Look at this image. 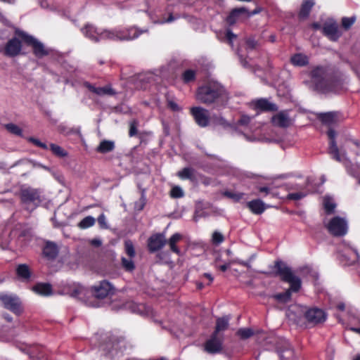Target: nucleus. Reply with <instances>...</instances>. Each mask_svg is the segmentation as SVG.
<instances>
[{
	"mask_svg": "<svg viewBox=\"0 0 360 360\" xmlns=\"http://www.w3.org/2000/svg\"><path fill=\"white\" fill-rule=\"evenodd\" d=\"M311 77L315 89L322 93H339L343 89V76L326 68H315L311 72Z\"/></svg>",
	"mask_w": 360,
	"mask_h": 360,
	"instance_id": "f257e3e1",
	"label": "nucleus"
},
{
	"mask_svg": "<svg viewBox=\"0 0 360 360\" xmlns=\"http://www.w3.org/2000/svg\"><path fill=\"white\" fill-rule=\"evenodd\" d=\"M229 95L225 88L219 82L211 81L200 86L198 89L196 98L200 102L207 105H213L214 108H221L227 105Z\"/></svg>",
	"mask_w": 360,
	"mask_h": 360,
	"instance_id": "f03ea898",
	"label": "nucleus"
},
{
	"mask_svg": "<svg viewBox=\"0 0 360 360\" xmlns=\"http://www.w3.org/2000/svg\"><path fill=\"white\" fill-rule=\"evenodd\" d=\"M275 267L281 279L290 285V288L285 292L274 295V299L277 301L285 303L290 300L291 292H296L300 290L302 284L301 280L294 274L290 267L282 262H276Z\"/></svg>",
	"mask_w": 360,
	"mask_h": 360,
	"instance_id": "7ed1b4c3",
	"label": "nucleus"
},
{
	"mask_svg": "<svg viewBox=\"0 0 360 360\" xmlns=\"http://www.w3.org/2000/svg\"><path fill=\"white\" fill-rule=\"evenodd\" d=\"M286 315L290 320L295 323H299L303 315L309 322L315 324L322 323L326 319V313L322 309L312 308L304 311L303 307L298 305L290 307L288 309Z\"/></svg>",
	"mask_w": 360,
	"mask_h": 360,
	"instance_id": "20e7f679",
	"label": "nucleus"
},
{
	"mask_svg": "<svg viewBox=\"0 0 360 360\" xmlns=\"http://www.w3.org/2000/svg\"><path fill=\"white\" fill-rule=\"evenodd\" d=\"M329 138L328 153L332 158L341 162L345 167L347 173L352 176H355L360 171V163L353 165L347 156L345 152L340 153L335 141L336 133L333 129H329L328 131Z\"/></svg>",
	"mask_w": 360,
	"mask_h": 360,
	"instance_id": "39448f33",
	"label": "nucleus"
},
{
	"mask_svg": "<svg viewBox=\"0 0 360 360\" xmlns=\"http://www.w3.org/2000/svg\"><path fill=\"white\" fill-rule=\"evenodd\" d=\"M20 198L25 207L30 211L34 210L41 202L40 191L29 186L20 188Z\"/></svg>",
	"mask_w": 360,
	"mask_h": 360,
	"instance_id": "423d86ee",
	"label": "nucleus"
},
{
	"mask_svg": "<svg viewBox=\"0 0 360 360\" xmlns=\"http://www.w3.org/2000/svg\"><path fill=\"white\" fill-rule=\"evenodd\" d=\"M82 34L89 39L94 42H98L103 40L111 39L114 38L116 34L109 30H102L95 27L91 24H86L81 30Z\"/></svg>",
	"mask_w": 360,
	"mask_h": 360,
	"instance_id": "0eeeda50",
	"label": "nucleus"
},
{
	"mask_svg": "<svg viewBox=\"0 0 360 360\" xmlns=\"http://www.w3.org/2000/svg\"><path fill=\"white\" fill-rule=\"evenodd\" d=\"M16 34L21 37L25 43L32 46L34 53L37 57L41 58L49 54V51L46 49L44 44L34 37L22 31H16Z\"/></svg>",
	"mask_w": 360,
	"mask_h": 360,
	"instance_id": "6e6552de",
	"label": "nucleus"
},
{
	"mask_svg": "<svg viewBox=\"0 0 360 360\" xmlns=\"http://www.w3.org/2000/svg\"><path fill=\"white\" fill-rule=\"evenodd\" d=\"M327 229L335 236H344L347 232V221L344 218L335 217L328 223Z\"/></svg>",
	"mask_w": 360,
	"mask_h": 360,
	"instance_id": "1a4fd4ad",
	"label": "nucleus"
},
{
	"mask_svg": "<svg viewBox=\"0 0 360 360\" xmlns=\"http://www.w3.org/2000/svg\"><path fill=\"white\" fill-rule=\"evenodd\" d=\"M113 34H116L114 38L110 40H132L137 38L140 34L146 32L147 30H139L136 27H132L126 30L115 29L111 30Z\"/></svg>",
	"mask_w": 360,
	"mask_h": 360,
	"instance_id": "9d476101",
	"label": "nucleus"
},
{
	"mask_svg": "<svg viewBox=\"0 0 360 360\" xmlns=\"http://www.w3.org/2000/svg\"><path fill=\"white\" fill-rule=\"evenodd\" d=\"M0 302L3 306L15 314H20L21 309V302L15 295L0 293Z\"/></svg>",
	"mask_w": 360,
	"mask_h": 360,
	"instance_id": "9b49d317",
	"label": "nucleus"
},
{
	"mask_svg": "<svg viewBox=\"0 0 360 360\" xmlns=\"http://www.w3.org/2000/svg\"><path fill=\"white\" fill-rule=\"evenodd\" d=\"M191 112L194 117L195 122L201 127L208 126L210 123V115L207 110L202 107H193Z\"/></svg>",
	"mask_w": 360,
	"mask_h": 360,
	"instance_id": "f8f14e48",
	"label": "nucleus"
},
{
	"mask_svg": "<svg viewBox=\"0 0 360 360\" xmlns=\"http://www.w3.org/2000/svg\"><path fill=\"white\" fill-rule=\"evenodd\" d=\"M92 292L96 297L103 299L113 293V287L108 281H102L92 287Z\"/></svg>",
	"mask_w": 360,
	"mask_h": 360,
	"instance_id": "ddd939ff",
	"label": "nucleus"
},
{
	"mask_svg": "<svg viewBox=\"0 0 360 360\" xmlns=\"http://www.w3.org/2000/svg\"><path fill=\"white\" fill-rule=\"evenodd\" d=\"M165 236L162 233H158L151 236L148 238V247L151 252H156L162 248L166 244Z\"/></svg>",
	"mask_w": 360,
	"mask_h": 360,
	"instance_id": "4468645a",
	"label": "nucleus"
},
{
	"mask_svg": "<svg viewBox=\"0 0 360 360\" xmlns=\"http://www.w3.org/2000/svg\"><path fill=\"white\" fill-rule=\"evenodd\" d=\"M22 44L20 41L15 37L7 42L4 49V51L6 56L14 57L20 54Z\"/></svg>",
	"mask_w": 360,
	"mask_h": 360,
	"instance_id": "2eb2a0df",
	"label": "nucleus"
},
{
	"mask_svg": "<svg viewBox=\"0 0 360 360\" xmlns=\"http://www.w3.org/2000/svg\"><path fill=\"white\" fill-rule=\"evenodd\" d=\"M222 339L213 333L211 338L207 340L205 345V349L208 353H217L221 350Z\"/></svg>",
	"mask_w": 360,
	"mask_h": 360,
	"instance_id": "dca6fc26",
	"label": "nucleus"
},
{
	"mask_svg": "<svg viewBox=\"0 0 360 360\" xmlns=\"http://www.w3.org/2000/svg\"><path fill=\"white\" fill-rule=\"evenodd\" d=\"M271 121L274 125L279 127H288L291 124V119L289 116L288 112L283 110L274 115Z\"/></svg>",
	"mask_w": 360,
	"mask_h": 360,
	"instance_id": "f3484780",
	"label": "nucleus"
},
{
	"mask_svg": "<svg viewBox=\"0 0 360 360\" xmlns=\"http://www.w3.org/2000/svg\"><path fill=\"white\" fill-rule=\"evenodd\" d=\"M323 32L330 39L336 41L341 36V32L338 30V24L335 22L326 23L323 27Z\"/></svg>",
	"mask_w": 360,
	"mask_h": 360,
	"instance_id": "a211bd4d",
	"label": "nucleus"
},
{
	"mask_svg": "<svg viewBox=\"0 0 360 360\" xmlns=\"http://www.w3.org/2000/svg\"><path fill=\"white\" fill-rule=\"evenodd\" d=\"M342 245L343 248L341 250V256L345 258L349 264H352L359 259V254L355 248L346 244Z\"/></svg>",
	"mask_w": 360,
	"mask_h": 360,
	"instance_id": "6ab92c4d",
	"label": "nucleus"
},
{
	"mask_svg": "<svg viewBox=\"0 0 360 360\" xmlns=\"http://www.w3.org/2000/svg\"><path fill=\"white\" fill-rule=\"evenodd\" d=\"M319 118L323 123L328 125H332L340 121V114L337 112H328L321 113L319 115Z\"/></svg>",
	"mask_w": 360,
	"mask_h": 360,
	"instance_id": "aec40b11",
	"label": "nucleus"
},
{
	"mask_svg": "<svg viewBox=\"0 0 360 360\" xmlns=\"http://www.w3.org/2000/svg\"><path fill=\"white\" fill-rule=\"evenodd\" d=\"M247 207L255 214H261L266 210L265 204L259 199L251 200L247 202Z\"/></svg>",
	"mask_w": 360,
	"mask_h": 360,
	"instance_id": "412c9836",
	"label": "nucleus"
},
{
	"mask_svg": "<svg viewBox=\"0 0 360 360\" xmlns=\"http://www.w3.org/2000/svg\"><path fill=\"white\" fill-rule=\"evenodd\" d=\"M44 255L49 259H53L58 254V248L56 243L47 242L43 250Z\"/></svg>",
	"mask_w": 360,
	"mask_h": 360,
	"instance_id": "4be33fe9",
	"label": "nucleus"
},
{
	"mask_svg": "<svg viewBox=\"0 0 360 360\" xmlns=\"http://www.w3.org/2000/svg\"><path fill=\"white\" fill-rule=\"evenodd\" d=\"M247 9L244 7L233 9L227 17L226 21L229 25H233L242 19V15H245Z\"/></svg>",
	"mask_w": 360,
	"mask_h": 360,
	"instance_id": "5701e85b",
	"label": "nucleus"
},
{
	"mask_svg": "<svg viewBox=\"0 0 360 360\" xmlns=\"http://www.w3.org/2000/svg\"><path fill=\"white\" fill-rule=\"evenodd\" d=\"M256 108L265 111H275L277 110L276 104L269 102L266 99L261 98L254 101Z\"/></svg>",
	"mask_w": 360,
	"mask_h": 360,
	"instance_id": "b1692460",
	"label": "nucleus"
},
{
	"mask_svg": "<svg viewBox=\"0 0 360 360\" xmlns=\"http://www.w3.org/2000/svg\"><path fill=\"white\" fill-rule=\"evenodd\" d=\"M290 62L295 66L303 67L309 63V58L305 54L299 53L291 56Z\"/></svg>",
	"mask_w": 360,
	"mask_h": 360,
	"instance_id": "393cba45",
	"label": "nucleus"
},
{
	"mask_svg": "<svg viewBox=\"0 0 360 360\" xmlns=\"http://www.w3.org/2000/svg\"><path fill=\"white\" fill-rule=\"evenodd\" d=\"M34 292L43 296H49L52 293L51 285L48 283H38L32 288Z\"/></svg>",
	"mask_w": 360,
	"mask_h": 360,
	"instance_id": "a878e982",
	"label": "nucleus"
},
{
	"mask_svg": "<svg viewBox=\"0 0 360 360\" xmlns=\"http://www.w3.org/2000/svg\"><path fill=\"white\" fill-rule=\"evenodd\" d=\"M314 5V0H305L302 4L299 17L302 19L307 18Z\"/></svg>",
	"mask_w": 360,
	"mask_h": 360,
	"instance_id": "bb28decb",
	"label": "nucleus"
},
{
	"mask_svg": "<svg viewBox=\"0 0 360 360\" xmlns=\"http://www.w3.org/2000/svg\"><path fill=\"white\" fill-rule=\"evenodd\" d=\"M229 322V318L228 316H224L221 318H219L216 322L215 330L213 333H216L218 335V333L224 331L228 328Z\"/></svg>",
	"mask_w": 360,
	"mask_h": 360,
	"instance_id": "cd10ccee",
	"label": "nucleus"
},
{
	"mask_svg": "<svg viewBox=\"0 0 360 360\" xmlns=\"http://www.w3.org/2000/svg\"><path fill=\"white\" fill-rule=\"evenodd\" d=\"M115 148V143L112 141L103 140L97 147L96 150L101 153H107Z\"/></svg>",
	"mask_w": 360,
	"mask_h": 360,
	"instance_id": "c85d7f7f",
	"label": "nucleus"
},
{
	"mask_svg": "<svg viewBox=\"0 0 360 360\" xmlns=\"http://www.w3.org/2000/svg\"><path fill=\"white\" fill-rule=\"evenodd\" d=\"M251 122V117L247 115H242L240 119L238 120L236 127V131L240 132L239 128L244 127L245 131H252V127L250 124Z\"/></svg>",
	"mask_w": 360,
	"mask_h": 360,
	"instance_id": "c756f323",
	"label": "nucleus"
},
{
	"mask_svg": "<svg viewBox=\"0 0 360 360\" xmlns=\"http://www.w3.org/2000/svg\"><path fill=\"white\" fill-rule=\"evenodd\" d=\"M181 235L176 233L173 234L168 240V244L171 250L177 255L180 254V250L177 248L176 244L181 239Z\"/></svg>",
	"mask_w": 360,
	"mask_h": 360,
	"instance_id": "7c9ffc66",
	"label": "nucleus"
},
{
	"mask_svg": "<svg viewBox=\"0 0 360 360\" xmlns=\"http://www.w3.org/2000/svg\"><path fill=\"white\" fill-rule=\"evenodd\" d=\"M16 272L18 276L22 279L27 280L30 277V271L28 266L26 264L18 265Z\"/></svg>",
	"mask_w": 360,
	"mask_h": 360,
	"instance_id": "2f4dec72",
	"label": "nucleus"
},
{
	"mask_svg": "<svg viewBox=\"0 0 360 360\" xmlns=\"http://www.w3.org/2000/svg\"><path fill=\"white\" fill-rule=\"evenodd\" d=\"M323 207L327 214H331L334 211L336 205L332 198L325 196L323 198Z\"/></svg>",
	"mask_w": 360,
	"mask_h": 360,
	"instance_id": "473e14b6",
	"label": "nucleus"
},
{
	"mask_svg": "<svg viewBox=\"0 0 360 360\" xmlns=\"http://www.w3.org/2000/svg\"><path fill=\"white\" fill-rule=\"evenodd\" d=\"M194 169L191 167H185L179 171L178 176L181 179H192L193 178Z\"/></svg>",
	"mask_w": 360,
	"mask_h": 360,
	"instance_id": "72a5a7b5",
	"label": "nucleus"
},
{
	"mask_svg": "<svg viewBox=\"0 0 360 360\" xmlns=\"http://www.w3.org/2000/svg\"><path fill=\"white\" fill-rule=\"evenodd\" d=\"M96 219L91 216H87L84 217L78 224L81 229H87L94 225Z\"/></svg>",
	"mask_w": 360,
	"mask_h": 360,
	"instance_id": "f704fd0d",
	"label": "nucleus"
},
{
	"mask_svg": "<svg viewBox=\"0 0 360 360\" xmlns=\"http://www.w3.org/2000/svg\"><path fill=\"white\" fill-rule=\"evenodd\" d=\"M124 250L126 254L131 258H134L136 255L135 249L133 243L129 240H125L124 242Z\"/></svg>",
	"mask_w": 360,
	"mask_h": 360,
	"instance_id": "c9c22d12",
	"label": "nucleus"
},
{
	"mask_svg": "<svg viewBox=\"0 0 360 360\" xmlns=\"http://www.w3.org/2000/svg\"><path fill=\"white\" fill-rule=\"evenodd\" d=\"M50 149L53 154L60 158L65 157L68 155L67 152L63 148L53 143L50 145Z\"/></svg>",
	"mask_w": 360,
	"mask_h": 360,
	"instance_id": "e433bc0d",
	"label": "nucleus"
},
{
	"mask_svg": "<svg viewBox=\"0 0 360 360\" xmlns=\"http://www.w3.org/2000/svg\"><path fill=\"white\" fill-rule=\"evenodd\" d=\"M86 289L84 287L80 285H75L71 290V295L76 297L81 298L82 295H84Z\"/></svg>",
	"mask_w": 360,
	"mask_h": 360,
	"instance_id": "4c0bfd02",
	"label": "nucleus"
},
{
	"mask_svg": "<svg viewBox=\"0 0 360 360\" xmlns=\"http://www.w3.org/2000/svg\"><path fill=\"white\" fill-rule=\"evenodd\" d=\"M254 333L253 330L251 328H240L237 331V335L241 338V339H248L252 335H253Z\"/></svg>",
	"mask_w": 360,
	"mask_h": 360,
	"instance_id": "58836bf2",
	"label": "nucleus"
},
{
	"mask_svg": "<svg viewBox=\"0 0 360 360\" xmlns=\"http://www.w3.org/2000/svg\"><path fill=\"white\" fill-rule=\"evenodd\" d=\"M122 265L123 268L128 271H132L134 268L135 265L132 260V258L129 257V259H127L125 257L122 258Z\"/></svg>",
	"mask_w": 360,
	"mask_h": 360,
	"instance_id": "ea45409f",
	"label": "nucleus"
},
{
	"mask_svg": "<svg viewBox=\"0 0 360 360\" xmlns=\"http://www.w3.org/2000/svg\"><path fill=\"white\" fill-rule=\"evenodd\" d=\"M115 93V92L111 87L105 86L103 87H98L96 94L102 96L105 95H113Z\"/></svg>",
	"mask_w": 360,
	"mask_h": 360,
	"instance_id": "a19ab883",
	"label": "nucleus"
},
{
	"mask_svg": "<svg viewBox=\"0 0 360 360\" xmlns=\"http://www.w3.org/2000/svg\"><path fill=\"white\" fill-rule=\"evenodd\" d=\"M182 78L186 83L193 81L195 78V72L193 70H187L183 73Z\"/></svg>",
	"mask_w": 360,
	"mask_h": 360,
	"instance_id": "79ce46f5",
	"label": "nucleus"
},
{
	"mask_svg": "<svg viewBox=\"0 0 360 360\" xmlns=\"http://www.w3.org/2000/svg\"><path fill=\"white\" fill-rule=\"evenodd\" d=\"M6 129L8 131H10L11 133H12L13 134H15L18 136H22V129L15 124H13V123L7 124L6 125Z\"/></svg>",
	"mask_w": 360,
	"mask_h": 360,
	"instance_id": "37998d69",
	"label": "nucleus"
},
{
	"mask_svg": "<svg viewBox=\"0 0 360 360\" xmlns=\"http://www.w3.org/2000/svg\"><path fill=\"white\" fill-rule=\"evenodd\" d=\"M224 195L232 200H233L235 202H238L240 200H241L244 195V193H235L232 191H226L224 193Z\"/></svg>",
	"mask_w": 360,
	"mask_h": 360,
	"instance_id": "c03bdc74",
	"label": "nucleus"
},
{
	"mask_svg": "<svg viewBox=\"0 0 360 360\" xmlns=\"http://www.w3.org/2000/svg\"><path fill=\"white\" fill-rule=\"evenodd\" d=\"M184 191L180 186H174L170 191V195L174 198H181L184 196Z\"/></svg>",
	"mask_w": 360,
	"mask_h": 360,
	"instance_id": "a18cd8bd",
	"label": "nucleus"
},
{
	"mask_svg": "<svg viewBox=\"0 0 360 360\" xmlns=\"http://www.w3.org/2000/svg\"><path fill=\"white\" fill-rule=\"evenodd\" d=\"M224 240V236L218 231H214L212 233V241L215 245H219Z\"/></svg>",
	"mask_w": 360,
	"mask_h": 360,
	"instance_id": "49530a36",
	"label": "nucleus"
},
{
	"mask_svg": "<svg viewBox=\"0 0 360 360\" xmlns=\"http://www.w3.org/2000/svg\"><path fill=\"white\" fill-rule=\"evenodd\" d=\"M355 22V17L343 18L342 20V24L343 27L346 30L349 29Z\"/></svg>",
	"mask_w": 360,
	"mask_h": 360,
	"instance_id": "de8ad7c7",
	"label": "nucleus"
},
{
	"mask_svg": "<svg viewBox=\"0 0 360 360\" xmlns=\"http://www.w3.org/2000/svg\"><path fill=\"white\" fill-rule=\"evenodd\" d=\"M213 122L214 124L222 126L223 127L229 126L228 122L221 116L213 117Z\"/></svg>",
	"mask_w": 360,
	"mask_h": 360,
	"instance_id": "09e8293b",
	"label": "nucleus"
},
{
	"mask_svg": "<svg viewBox=\"0 0 360 360\" xmlns=\"http://www.w3.org/2000/svg\"><path fill=\"white\" fill-rule=\"evenodd\" d=\"M306 195H307L306 193L296 192V193H289L288 195V198L290 200H300V199L303 198Z\"/></svg>",
	"mask_w": 360,
	"mask_h": 360,
	"instance_id": "8fccbe9b",
	"label": "nucleus"
},
{
	"mask_svg": "<svg viewBox=\"0 0 360 360\" xmlns=\"http://www.w3.org/2000/svg\"><path fill=\"white\" fill-rule=\"evenodd\" d=\"M220 259L219 257H217L214 261V265L216 267L219 268L222 271H226L227 269L231 266V262H224L223 264L219 265V262Z\"/></svg>",
	"mask_w": 360,
	"mask_h": 360,
	"instance_id": "3c124183",
	"label": "nucleus"
},
{
	"mask_svg": "<svg viewBox=\"0 0 360 360\" xmlns=\"http://www.w3.org/2000/svg\"><path fill=\"white\" fill-rule=\"evenodd\" d=\"M98 223L101 229H108V225L107 223L106 217L104 214H101L98 217Z\"/></svg>",
	"mask_w": 360,
	"mask_h": 360,
	"instance_id": "603ef678",
	"label": "nucleus"
},
{
	"mask_svg": "<svg viewBox=\"0 0 360 360\" xmlns=\"http://www.w3.org/2000/svg\"><path fill=\"white\" fill-rule=\"evenodd\" d=\"M29 141L34 143L35 146L40 147L43 149H48V146L46 143L41 142L39 139L30 137L29 138Z\"/></svg>",
	"mask_w": 360,
	"mask_h": 360,
	"instance_id": "864d4df0",
	"label": "nucleus"
},
{
	"mask_svg": "<svg viewBox=\"0 0 360 360\" xmlns=\"http://www.w3.org/2000/svg\"><path fill=\"white\" fill-rule=\"evenodd\" d=\"M257 46V41L253 39H248L246 41V49L248 50H252Z\"/></svg>",
	"mask_w": 360,
	"mask_h": 360,
	"instance_id": "5fc2aeb1",
	"label": "nucleus"
},
{
	"mask_svg": "<svg viewBox=\"0 0 360 360\" xmlns=\"http://www.w3.org/2000/svg\"><path fill=\"white\" fill-rule=\"evenodd\" d=\"M145 306L142 304H134L133 311L140 314H144Z\"/></svg>",
	"mask_w": 360,
	"mask_h": 360,
	"instance_id": "6e6d98bb",
	"label": "nucleus"
},
{
	"mask_svg": "<svg viewBox=\"0 0 360 360\" xmlns=\"http://www.w3.org/2000/svg\"><path fill=\"white\" fill-rule=\"evenodd\" d=\"M168 106L173 111L179 112L181 110V108L179 106V105L173 101H168Z\"/></svg>",
	"mask_w": 360,
	"mask_h": 360,
	"instance_id": "4d7b16f0",
	"label": "nucleus"
},
{
	"mask_svg": "<svg viewBox=\"0 0 360 360\" xmlns=\"http://www.w3.org/2000/svg\"><path fill=\"white\" fill-rule=\"evenodd\" d=\"M226 37L230 44H232L233 40L236 38V35L234 34L230 30H228L226 33Z\"/></svg>",
	"mask_w": 360,
	"mask_h": 360,
	"instance_id": "13d9d810",
	"label": "nucleus"
},
{
	"mask_svg": "<svg viewBox=\"0 0 360 360\" xmlns=\"http://www.w3.org/2000/svg\"><path fill=\"white\" fill-rule=\"evenodd\" d=\"M136 134H137V129H136V127L135 126V124L134 123H131L130 124V129H129V134L130 136H134Z\"/></svg>",
	"mask_w": 360,
	"mask_h": 360,
	"instance_id": "bf43d9fd",
	"label": "nucleus"
},
{
	"mask_svg": "<svg viewBox=\"0 0 360 360\" xmlns=\"http://www.w3.org/2000/svg\"><path fill=\"white\" fill-rule=\"evenodd\" d=\"M84 86L89 90L91 91V92L94 93L95 94H96V91H97V88L98 87H95L94 86H93L92 84H91L89 82H86L84 84Z\"/></svg>",
	"mask_w": 360,
	"mask_h": 360,
	"instance_id": "052dcab7",
	"label": "nucleus"
},
{
	"mask_svg": "<svg viewBox=\"0 0 360 360\" xmlns=\"http://www.w3.org/2000/svg\"><path fill=\"white\" fill-rule=\"evenodd\" d=\"M258 190L261 193H264L265 195H268L270 193V189L266 186L259 187Z\"/></svg>",
	"mask_w": 360,
	"mask_h": 360,
	"instance_id": "680f3d73",
	"label": "nucleus"
},
{
	"mask_svg": "<svg viewBox=\"0 0 360 360\" xmlns=\"http://www.w3.org/2000/svg\"><path fill=\"white\" fill-rule=\"evenodd\" d=\"M260 11H261V9H260V8H256L255 10H254V11H252V12H249V11L247 10V12L245 13V16H246V17H250V16H251V15H255V14L259 13Z\"/></svg>",
	"mask_w": 360,
	"mask_h": 360,
	"instance_id": "e2e57ef3",
	"label": "nucleus"
},
{
	"mask_svg": "<svg viewBox=\"0 0 360 360\" xmlns=\"http://www.w3.org/2000/svg\"><path fill=\"white\" fill-rule=\"evenodd\" d=\"M350 144L354 145L356 147L359 146V143L356 140H347V146L349 147Z\"/></svg>",
	"mask_w": 360,
	"mask_h": 360,
	"instance_id": "0e129e2a",
	"label": "nucleus"
},
{
	"mask_svg": "<svg viewBox=\"0 0 360 360\" xmlns=\"http://www.w3.org/2000/svg\"><path fill=\"white\" fill-rule=\"evenodd\" d=\"M174 19L175 18L173 17V15L172 14H170L169 18L167 20L161 21L160 23L171 22L174 21Z\"/></svg>",
	"mask_w": 360,
	"mask_h": 360,
	"instance_id": "69168bd1",
	"label": "nucleus"
},
{
	"mask_svg": "<svg viewBox=\"0 0 360 360\" xmlns=\"http://www.w3.org/2000/svg\"><path fill=\"white\" fill-rule=\"evenodd\" d=\"M91 244L95 246H100L101 245V241L99 239H93L91 240Z\"/></svg>",
	"mask_w": 360,
	"mask_h": 360,
	"instance_id": "338daca9",
	"label": "nucleus"
},
{
	"mask_svg": "<svg viewBox=\"0 0 360 360\" xmlns=\"http://www.w3.org/2000/svg\"><path fill=\"white\" fill-rule=\"evenodd\" d=\"M203 276H204L205 277H206L207 278H208L210 283H212V281H213V277H212V276L210 274H209V273H205V274H203Z\"/></svg>",
	"mask_w": 360,
	"mask_h": 360,
	"instance_id": "774afa93",
	"label": "nucleus"
}]
</instances>
